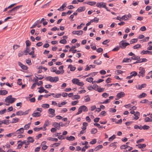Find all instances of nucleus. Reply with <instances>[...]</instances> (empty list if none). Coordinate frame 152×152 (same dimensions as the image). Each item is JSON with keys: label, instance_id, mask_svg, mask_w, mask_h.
I'll use <instances>...</instances> for the list:
<instances>
[{"label": "nucleus", "instance_id": "19", "mask_svg": "<svg viewBox=\"0 0 152 152\" xmlns=\"http://www.w3.org/2000/svg\"><path fill=\"white\" fill-rule=\"evenodd\" d=\"M7 91L5 90H0V95H4L7 94Z\"/></svg>", "mask_w": 152, "mask_h": 152}, {"label": "nucleus", "instance_id": "23", "mask_svg": "<svg viewBox=\"0 0 152 152\" xmlns=\"http://www.w3.org/2000/svg\"><path fill=\"white\" fill-rule=\"evenodd\" d=\"M78 79L77 78H74L72 80V83L75 84L77 85L78 81H79Z\"/></svg>", "mask_w": 152, "mask_h": 152}, {"label": "nucleus", "instance_id": "45", "mask_svg": "<svg viewBox=\"0 0 152 152\" xmlns=\"http://www.w3.org/2000/svg\"><path fill=\"white\" fill-rule=\"evenodd\" d=\"M31 124V123H28L27 124H26V125H25L24 126V127L25 128L24 129L25 130H27L30 127Z\"/></svg>", "mask_w": 152, "mask_h": 152}, {"label": "nucleus", "instance_id": "30", "mask_svg": "<svg viewBox=\"0 0 152 152\" xmlns=\"http://www.w3.org/2000/svg\"><path fill=\"white\" fill-rule=\"evenodd\" d=\"M29 47H26V50H24L23 51V53H25V55H26L27 54V53H29Z\"/></svg>", "mask_w": 152, "mask_h": 152}, {"label": "nucleus", "instance_id": "12", "mask_svg": "<svg viewBox=\"0 0 152 152\" xmlns=\"http://www.w3.org/2000/svg\"><path fill=\"white\" fill-rule=\"evenodd\" d=\"M96 87H98V86L97 85H94L93 86H90L88 87V89L89 90H91L92 89H94L95 90H96Z\"/></svg>", "mask_w": 152, "mask_h": 152}, {"label": "nucleus", "instance_id": "29", "mask_svg": "<svg viewBox=\"0 0 152 152\" xmlns=\"http://www.w3.org/2000/svg\"><path fill=\"white\" fill-rule=\"evenodd\" d=\"M20 142V143L18 144L17 148L18 149H20L21 148L23 144L21 141L19 140L18 142Z\"/></svg>", "mask_w": 152, "mask_h": 152}, {"label": "nucleus", "instance_id": "46", "mask_svg": "<svg viewBox=\"0 0 152 152\" xmlns=\"http://www.w3.org/2000/svg\"><path fill=\"white\" fill-rule=\"evenodd\" d=\"M59 42L61 43L65 44L66 43L67 41L66 39H64L61 40Z\"/></svg>", "mask_w": 152, "mask_h": 152}, {"label": "nucleus", "instance_id": "35", "mask_svg": "<svg viewBox=\"0 0 152 152\" xmlns=\"http://www.w3.org/2000/svg\"><path fill=\"white\" fill-rule=\"evenodd\" d=\"M115 138V136L114 134H113V136L109 138L108 140L109 141L111 142Z\"/></svg>", "mask_w": 152, "mask_h": 152}, {"label": "nucleus", "instance_id": "44", "mask_svg": "<svg viewBox=\"0 0 152 152\" xmlns=\"http://www.w3.org/2000/svg\"><path fill=\"white\" fill-rule=\"evenodd\" d=\"M85 99L86 102H89L90 100V99L88 95L85 96Z\"/></svg>", "mask_w": 152, "mask_h": 152}, {"label": "nucleus", "instance_id": "14", "mask_svg": "<svg viewBox=\"0 0 152 152\" xmlns=\"http://www.w3.org/2000/svg\"><path fill=\"white\" fill-rule=\"evenodd\" d=\"M141 54L144 55V54H149V55H151V51H149L148 50H142L140 53Z\"/></svg>", "mask_w": 152, "mask_h": 152}, {"label": "nucleus", "instance_id": "21", "mask_svg": "<svg viewBox=\"0 0 152 152\" xmlns=\"http://www.w3.org/2000/svg\"><path fill=\"white\" fill-rule=\"evenodd\" d=\"M136 146H138L140 148H145L146 147V145L145 144H141L137 145Z\"/></svg>", "mask_w": 152, "mask_h": 152}, {"label": "nucleus", "instance_id": "26", "mask_svg": "<svg viewBox=\"0 0 152 152\" xmlns=\"http://www.w3.org/2000/svg\"><path fill=\"white\" fill-rule=\"evenodd\" d=\"M104 88H98V87H96V90L99 92H102L104 91Z\"/></svg>", "mask_w": 152, "mask_h": 152}, {"label": "nucleus", "instance_id": "36", "mask_svg": "<svg viewBox=\"0 0 152 152\" xmlns=\"http://www.w3.org/2000/svg\"><path fill=\"white\" fill-rule=\"evenodd\" d=\"M16 115H23V112L21 110L19 111L16 113Z\"/></svg>", "mask_w": 152, "mask_h": 152}, {"label": "nucleus", "instance_id": "9", "mask_svg": "<svg viewBox=\"0 0 152 152\" xmlns=\"http://www.w3.org/2000/svg\"><path fill=\"white\" fill-rule=\"evenodd\" d=\"M129 45V44L128 43L126 42H122L121 44H120V47L122 49H125L126 47Z\"/></svg>", "mask_w": 152, "mask_h": 152}, {"label": "nucleus", "instance_id": "40", "mask_svg": "<svg viewBox=\"0 0 152 152\" xmlns=\"http://www.w3.org/2000/svg\"><path fill=\"white\" fill-rule=\"evenodd\" d=\"M97 132V130L96 128L92 129L91 131V132L92 134H94L96 133Z\"/></svg>", "mask_w": 152, "mask_h": 152}, {"label": "nucleus", "instance_id": "17", "mask_svg": "<svg viewBox=\"0 0 152 152\" xmlns=\"http://www.w3.org/2000/svg\"><path fill=\"white\" fill-rule=\"evenodd\" d=\"M117 143V142H116L111 143L110 145V147H113V148L114 149H115L117 148V145H115V144Z\"/></svg>", "mask_w": 152, "mask_h": 152}, {"label": "nucleus", "instance_id": "39", "mask_svg": "<svg viewBox=\"0 0 152 152\" xmlns=\"http://www.w3.org/2000/svg\"><path fill=\"white\" fill-rule=\"evenodd\" d=\"M93 78L92 77H88L86 78V81L89 82H92V83H93Z\"/></svg>", "mask_w": 152, "mask_h": 152}, {"label": "nucleus", "instance_id": "22", "mask_svg": "<svg viewBox=\"0 0 152 152\" xmlns=\"http://www.w3.org/2000/svg\"><path fill=\"white\" fill-rule=\"evenodd\" d=\"M48 140H51V141H54L57 142L58 141V139L56 138H54L51 137H49L47 138Z\"/></svg>", "mask_w": 152, "mask_h": 152}, {"label": "nucleus", "instance_id": "49", "mask_svg": "<svg viewBox=\"0 0 152 152\" xmlns=\"http://www.w3.org/2000/svg\"><path fill=\"white\" fill-rule=\"evenodd\" d=\"M53 125L56 128L57 127H58V126H59L60 125V124H59V123H58L57 122H54L53 124Z\"/></svg>", "mask_w": 152, "mask_h": 152}, {"label": "nucleus", "instance_id": "27", "mask_svg": "<svg viewBox=\"0 0 152 152\" xmlns=\"http://www.w3.org/2000/svg\"><path fill=\"white\" fill-rule=\"evenodd\" d=\"M131 61V60L129 58H124L122 62H130Z\"/></svg>", "mask_w": 152, "mask_h": 152}, {"label": "nucleus", "instance_id": "52", "mask_svg": "<svg viewBox=\"0 0 152 152\" xmlns=\"http://www.w3.org/2000/svg\"><path fill=\"white\" fill-rule=\"evenodd\" d=\"M121 19L124 20H128V18L127 16L126 15H125L121 18Z\"/></svg>", "mask_w": 152, "mask_h": 152}, {"label": "nucleus", "instance_id": "11", "mask_svg": "<svg viewBox=\"0 0 152 152\" xmlns=\"http://www.w3.org/2000/svg\"><path fill=\"white\" fill-rule=\"evenodd\" d=\"M125 94L124 92H121L117 94L116 96L118 98H120L124 97L125 96Z\"/></svg>", "mask_w": 152, "mask_h": 152}, {"label": "nucleus", "instance_id": "3", "mask_svg": "<svg viewBox=\"0 0 152 152\" xmlns=\"http://www.w3.org/2000/svg\"><path fill=\"white\" fill-rule=\"evenodd\" d=\"M47 80H49L51 82H56L59 80V78L58 77H54L51 76H48L46 78Z\"/></svg>", "mask_w": 152, "mask_h": 152}, {"label": "nucleus", "instance_id": "31", "mask_svg": "<svg viewBox=\"0 0 152 152\" xmlns=\"http://www.w3.org/2000/svg\"><path fill=\"white\" fill-rule=\"evenodd\" d=\"M68 68H70V71H75L76 69V67H73L72 65H69L68 66Z\"/></svg>", "mask_w": 152, "mask_h": 152}, {"label": "nucleus", "instance_id": "55", "mask_svg": "<svg viewBox=\"0 0 152 152\" xmlns=\"http://www.w3.org/2000/svg\"><path fill=\"white\" fill-rule=\"evenodd\" d=\"M43 129V128L42 127L37 128H34L33 129L34 131H40V130L42 129Z\"/></svg>", "mask_w": 152, "mask_h": 152}, {"label": "nucleus", "instance_id": "28", "mask_svg": "<svg viewBox=\"0 0 152 152\" xmlns=\"http://www.w3.org/2000/svg\"><path fill=\"white\" fill-rule=\"evenodd\" d=\"M27 140H28V142H29H29H31L32 143L33 142L34 140L33 138L32 137H29L27 138Z\"/></svg>", "mask_w": 152, "mask_h": 152}, {"label": "nucleus", "instance_id": "51", "mask_svg": "<svg viewBox=\"0 0 152 152\" xmlns=\"http://www.w3.org/2000/svg\"><path fill=\"white\" fill-rule=\"evenodd\" d=\"M80 96L78 95H75L74 96L73 98L72 99L73 100L78 99L80 98Z\"/></svg>", "mask_w": 152, "mask_h": 152}, {"label": "nucleus", "instance_id": "15", "mask_svg": "<svg viewBox=\"0 0 152 152\" xmlns=\"http://www.w3.org/2000/svg\"><path fill=\"white\" fill-rule=\"evenodd\" d=\"M19 119L16 118L15 117L14 118H13L12 120V121L10 122V123H16L19 121Z\"/></svg>", "mask_w": 152, "mask_h": 152}, {"label": "nucleus", "instance_id": "41", "mask_svg": "<svg viewBox=\"0 0 152 152\" xmlns=\"http://www.w3.org/2000/svg\"><path fill=\"white\" fill-rule=\"evenodd\" d=\"M38 89H39V90L38 91V92L39 93H41L44 92L45 89L43 87L39 88Z\"/></svg>", "mask_w": 152, "mask_h": 152}, {"label": "nucleus", "instance_id": "62", "mask_svg": "<svg viewBox=\"0 0 152 152\" xmlns=\"http://www.w3.org/2000/svg\"><path fill=\"white\" fill-rule=\"evenodd\" d=\"M123 71L121 70H117L116 71V73L117 75H118L123 73Z\"/></svg>", "mask_w": 152, "mask_h": 152}, {"label": "nucleus", "instance_id": "59", "mask_svg": "<svg viewBox=\"0 0 152 152\" xmlns=\"http://www.w3.org/2000/svg\"><path fill=\"white\" fill-rule=\"evenodd\" d=\"M22 80L20 79H18V80L17 83L19 85H22Z\"/></svg>", "mask_w": 152, "mask_h": 152}, {"label": "nucleus", "instance_id": "8", "mask_svg": "<svg viewBox=\"0 0 152 152\" xmlns=\"http://www.w3.org/2000/svg\"><path fill=\"white\" fill-rule=\"evenodd\" d=\"M24 129L23 128H21L14 132V134H23L24 132Z\"/></svg>", "mask_w": 152, "mask_h": 152}, {"label": "nucleus", "instance_id": "6", "mask_svg": "<svg viewBox=\"0 0 152 152\" xmlns=\"http://www.w3.org/2000/svg\"><path fill=\"white\" fill-rule=\"evenodd\" d=\"M48 112L49 114H51L49 115L50 117H53L55 115V110L52 108H50L48 110Z\"/></svg>", "mask_w": 152, "mask_h": 152}, {"label": "nucleus", "instance_id": "50", "mask_svg": "<svg viewBox=\"0 0 152 152\" xmlns=\"http://www.w3.org/2000/svg\"><path fill=\"white\" fill-rule=\"evenodd\" d=\"M141 45L140 44H137L133 46V48L134 49H137L141 47Z\"/></svg>", "mask_w": 152, "mask_h": 152}, {"label": "nucleus", "instance_id": "64", "mask_svg": "<svg viewBox=\"0 0 152 152\" xmlns=\"http://www.w3.org/2000/svg\"><path fill=\"white\" fill-rule=\"evenodd\" d=\"M22 142L23 143V144H24L26 145H28L29 144V142H28V141H27L26 140H24L23 141H22Z\"/></svg>", "mask_w": 152, "mask_h": 152}, {"label": "nucleus", "instance_id": "47", "mask_svg": "<svg viewBox=\"0 0 152 152\" xmlns=\"http://www.w3.org/2000/svg\"><path fill=\"white\" fill-rule=\"evenodd\" d=\"M130 74L132 76L135 77L137 75V73L135 71H133L131 72Z\"/></svg>", "mask_w": 152, "mask_h": 152}, {"label": "nucleus", "instance_id": "53", "mask_svg": "<svg viewBox=\"0 0 152 152\" xmlns=\"http://www.w3.org/2000/svg\"><path fill=\"white\" fill-rule=\"evenodd\" d=\"M149 102L148 100L145 99L144 100L141 101L140 102L141 103H147Z\"/></svg>", "mask_w": 152, "mask_h": 152}, {"label": "nucleus", "instance_id": "5", "mask_svg": "<svg viewBox=\"0 0 152 152\" xmlns=\"http://www.w3.org/2000/svg\"><path fill=\"white\" fill-rule=\"evenodd\" d=\"M139 75H138L140 77V76H141L142 77H143L145 76V70L144 68L140 67L139 68Z\"/></svg>", "mask_w": 152, "mask_h": 152}, {"label": "nucleus", "instance_id": "16", "mask_svg": "<svg viewBox=\"0 0 152 152\" xmlns=\"http://www.w3.org/2000/svg\"><path fill=\"white\" fill-rule=\"evenodd\" d=\"M86 8L84 6L83 7H79L77 10L76 11V12H81L85 10Z\"/></svg>", "mask_w": 152, "mask_h": 152}, {"label": "nucleus", "instance_id": "25", "mask_svg": "<svg viewBox=\"0 0 152 152\" xmlns=\"http://www.w3.org/2000/svg\"><path fill=\"white\" fill-rule=\"evenodd\" d=\"M102 148L103 146L102 145H99L95 148L94 150L96 151H97Z\"/></svg>", "mask_w": 152, "mask_h": 152}, {"label": "nucleus", "instance_id": "24", "mask_svg": "<svg viewBox=\"0 0 152 152\" xmlns=\"http://www.w3.org/2000/svg\"><path fill=\"white\" fill-rule=\"evenodd\" d=\"M94 63L98 65H100L102 63V61L99 60H95L94 62Z\"/></svg>", "mask_w": 152, "mask_h": 152}, {"label": "nucleus", "instance_id": "32", "mask_svg": "<svg viewBox=\"0 0 152 152\" xmlns=\"http://www.w3.org/2000/svg\"><path fill=\"white\" fill-rule=\"evenodd\" d=\"M128 147H129V146L127 145H123L120 146V148L121 149H122L127 148Z\"/></svg>", "mask_w": 152, "mask_h": 152}, {"label": "nucleus", "instance_id": "4", "mask_svg": "<svg viewBox=\"0 0 152 152\" xmlns=\"http://www.w3.org/2000/svg\"><path fill=\"white\" fill-rule=\"evenodd\" d=\"M12 95H10L7 97L5 99V101H8L10 103V104H12L13 103L15 100H16V99L15 98H12Z\"/></svg>", "mask_w": 152, "mask_h": 152}, {"label": "nucleus", "instance_id": "38", "mask_svg": "<svg viewBox=\"0 0 152 152\" xmlns=\"http://www.w3.org/2000/svg\"><path fill=\"white\" fill-rule=\"evenodd\" d=\"M131 58L133 60H137L140 59V57L139 56H135V55L131 57Z\"/></svg>", "mask_w": 152, "mask_h": 152}, {"label": "nucleus", "instance_id": "57", "mask_svg": "<svg viewBox=\"0 0 152 152\" xmlns=\"http://www.w3.org/2000/svg\"><path fill=\"white\" fill-rule=\"evenodd\" d=\"M89 147H90L89 146H88L87 145H85V146H84L82 148V149L81 150L82 151H85L86 150V149L88 148Z\"/></svg>", "mask_w": 152, "mask_h": 152}, {"label": "nucleus", "instance_id": "2", "mask_svg": "<svg viewBox=\"0 0 152 152\" xmlns=\"http://www.w3.org/2000/svg\"><path fill=\"white\" fill-rule=\"evenodd\" d=\"M88 108L86 106H80L78 108V111L76 113V115H78L81 113L83 111L84 112H86L88 111Z\"/></svg>", "mask_w": 152, "mask_h": 152}, {"label": "nucleus", "instance_id": "13", "mask_svg": "<svg viewBox=\"0 0 152 152\" xmlns=\"http://www.w3.org/2000/svg\"><path fill=\"white\" fill-rule=\"evenodd\" d=\"M96 3V2L94 1H89L88 2H85L83 3V4H87L91 6H94L95 5Z\"/></svg>", "mask_w": 152, "mask_h": 152}, {"label": "nucleus", "instance_id": "56", "mask_svg": "<svg viewBox=\"0 0 152 152\" xmlns=\"http://www.w3.org/2000/svg\"><path fill=\"white\" fill-rule=\"evenodd\" d=\"M142 129H143L144 130H147L150 128V126H148L147 125H144L143 126H142Z\"/></svg>", "mask_w": 152, "mask_h": 152}, {"label": "nucleus", "instance_id": "58", "mask_svg": "<svg viewBox=\"0 0 152 152\" xmlns=\"http://www.w3.org/2000/svg\"><path fill=\"white\" fill-rule=\"evenodd\" d=\"M96 139H94L90 142V143L91 144H94L96 143Z\"/></svg>", "mask_w": 152, "mask_h": 152}, {"label": "nucleus", "instance_id": "18", "mask_svg": "<svg viewBox=\"0 0 152 152\" xmlns=\"http://www.w3.org/2000/svg\"><path fill=\"white\" fill-rule=\"evenodd\" d=\"M32 115L33 117H36L40 116H41V114L40 113L37 112L33 113Z\"/></svg>", "mask_w": 152, "mask_h": 152}, {"label": "nucleus", "instance_id": "63", "mask_svg": "<svg viewBox=\"0 0 152 152\" xmlns=\"http://www.w3.org/2000/svg\"><path fill=\"white\" fill-rule=\"evenodd\" d=\"M102 96L104 98H106L109 96V94L106 93H104L102 94Z\"/></svg>", "mask_w": 152, "mask_h": 152}, {"label": "nucleus", "instance_id": "10", "mask_svg": "<svg viewBox=\"0 0 152 152\" xmlns=\"http://www.w3.org/2000/svg\"><path fill=\"white\" fill-rule=\"evenodd\" d=\"M83 33V31L82 30L79 31H72V33L73 34H76L77 35H82Z\"/></svg>", "mask_w": 152, "mask_h": 152}, {"label": "nucleus", "instance_id": "20", "mask_svg": "<svg viewBox=\"0 0 152 152\" xmlns=\"http://www.w3.org/2000/svg\"><path fill=\"white\" fill-rule=\"evenodd\" d=\"M66 139L69 141H73L75 139V137L72 136H70L69 137H66Z\"/></svg>", "mask_w": 152, "mask_h": 152}, {"label": "nucleus", "instance_id": "54", "mask_svg": "<svg viewBox=\"0 0 152 152\" xmlns=\"http://www.w3.org/2000/svg\"><path fill=\"white\" fill-rule=\"evenodd\" d=\"M60 145V143H55L53 144L52 147L55 148L57 146H58Z\"/></svg>", "mask_w": 152, "mask_h": 152}, {"label": "nucleus", "instance_id": "43", "mask_svg": "<svg viewBox=\"0 0 152 152\" xmlns=\"http://www.w3.org/2000/svg\"><path fill=\"white\" fill-rule=\"evenodd\" d=\"M25 43H26V47H29V46L31 45V42H30L29 40H26V41Z\"/></svg>", "mask_w": 152, "mask_h": 152}, {"label": "nucleus", "instance_id": "1", "mask_svg": "<svg viewBox=\"0 0 152 152\" xmlns=\"http://www.w3.org/2000/svg\"><path fill=\"white\" fill-rule=\"evenodd\" d=\"M22 6V5L17 6L7 12L8 13L10 14V15H15L16 12Z\"/></svg>", "mask_w": 152, "mask_h": 152}, {"label": "nucleus", "instance_id": "7", "mask_svg": "<svg viewBox=\"0 0 152 152\" xmlns=\"http://www.w3.org/2000/svg\"><path fill=\"white\" fill-rule=\"evenodd\" d=\"M148 61L147 59L145 58H140L137 60L135 62L133 63V64H135L138 63H141L143 62H146Z\"/></svg>", "mask_w": 152, "mask_h": 152}, {"label": "nucleus", "instance_id": "37", "mask_svg": "<svg viewBox=\"0 0 152 152\" xmlns=\"http://www.w3.org/2000/svg\"><path fill=\"white\" fill-rule=\"evenodd\" d=\"M1 121H2V124H5L8 125L9 124V120H3Z\"/></svg>", "mask_w": 152, "mask_h": 152}, {"label": "nucleus", "instance_id": "33", "mask_svg": "<svg viewBox=\"0 0 152 152\" xmlns=\"http://www.w3.org/2000/svg\"><path fill=\"white\" fill-rule=\"evenodd\" d=\"M147 96V94L144 93H142V94H140L138 96V98H141L142 97H144Z\"/></svg>", "mask_w": 152, "mask_h": 152}, {"label": "nucleus", "instance_id": "61", "mask_svg": "<svg viewBox=\"0 0 152 152\" xmlns=\"http://www.w3.org/2000/svg\"><path fill=\"white\" fill-rule=\"evenodd\" d=\"M78 102L77 100L73 101L71 102V104L72 105H76Z\"/></svg>", "mask_w": 152, "mask_h": 152}, {"label": "nucleus", "instance_id": "48", "mask_svg": "<svg viewBox=\"0 0 152 152\" xmlns=\"http://www.w3.org/2000/svg\"><path fill=\"white\" fill-rule=\"evenodd\" d=\"M64 66L63 65L60 66L59 67V69L61 70V74H62L64 72V70H63Z\"/></svg>", "mask_w": 152, "mask_h": 152}, {"label": "nucleus", "instance_id": "60", "mask_svg": "<svg viewBox=\"0 0 152 152\" xmlns=\"http://www.w3.org/2000/svg\"><path fill=\"white\" fill-rule=\"evenodd\" d=\"M44 124L47 126H49L50 125V124L49 121L48 120H47L46 121H45Z\"/></svg>", "mask_w": 152, "mask_h": 152}, {"label": "nucleus", "instance_id": "34", "mask_svg": "<svg viewBox=\"0 0 152 152\" xmlns=\"http://www.w3.org/2000/svg\"><path fill=\"white\" fill-rule=\"evenodd\" d=\"M41 106L44 108H48L49 107L50 105L48 104H42Z\"/></svg>", "mask_w": 152, "mask_h": 152}, {"label": "nucleus", "instance_id": "42", "mask_svg": "<svg viewBox=\"0 0 152 152\" xmlns=\"http://www.w3.org/2000/svg\"><path fill=\"white\" fill-rule=\"evenodd\" d=\"M138 40V39H132L130 41V44H132L137 42Z\"/></svg>", "mask_w": 152, "mask_h": 152}]
</instances>
